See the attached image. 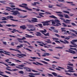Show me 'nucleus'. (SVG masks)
Returning a JSON list of instances; mask_svg holds the SVG:
<instances>
[{
	"mask_svg": "<svg viewBox=\"0 0 77 77\" xmlns=\"http://www.w3.org/2000/svg\"><path fill=\"white\" fill-rule=\"evenodd\" d=\"M50 23V21H48L45 22H41V23L43 24V26H49L50 25V24L48 23Z\"/></svg>",
	"mask_w": 77,
	"mask_h": 77,
	"instance_id": "1",
	"label": "nucleus"
},
{
	"mask_svg": "<svg viewBox=\"0 0 77 77\" xmlns=\"http://www.w3.org/2000/svg\"><path fill=\"white\" fill-rule=\"evenodd\" d=\"M11 12H13L12 14L14 15H17L18 14L20 15V12H18V11H11Z\"/></svg>",
	"mask_w": 77,
	"mask_h": 77,
	"instance_id": "2",
	"label": "nucleus"
},
{
	"mask_svg": "<svg viewBox=\"0 0 77 77\" xmlns=\"http://www.w3.org/2000/svg\"><path fill=\"white\" fill-rule=\"evenodd\" d=\"M32 19V20H28V22H29V23H32V22H34V23H36V22H38V21H37V18H33Z\"/></svg>",
	"mask_w": 77,
	"mask_h": 77,
	"instance_id": "3",
	"label": "nucleus"
},
{
	"mask_svg": "<svg viewBox=\"0 0 77 77\" xmlns=\"http://www.w3.org/2000/svg\"><path fill=\"white\" fill-rule=\"evenodd\" d=\"M69 50H65V51L66 52H69L70 53H71L72 54H76L75 51L72 50H71L69 49Z\"/></svg>",
	"mask_w": 77,
	"mask_h": 77,
	"instance_id": "4",
	"label": "nucleus"
},
{
	"mask_svg": "<svg viewBox=\"0 0 77 77\" xmlns=\"http://www.w3.org/2000/svg\"><path fill=\"white\" fill-rule=\"evenodd\" d=\"M55 22H56L57 23V24H56L55 25V26H58L59 25L61 26V24L60 23V21L58 20H55Z\"/></svg>",
	"mask_w": 77,
	"mask_h": 77,
	"instance_id": "5",
	"label": "nucleus"
},
{
	"mask_svg": "<svg viewBox=\"0 0 77 77\" xmlns=\"http://www.w3.org/2000/svg\"><path fill=\"white\" fill-rule=\"evenodd\" d=\"M6 69L7 70H8V71H18V70L17 69H12V70L7 68H6Z\"/></svg>",
	"mask_w": 77,
	"mask_h": 77,
	"instance_id": "6",
	"label": "nucleus"
},
{
	"mask_svg": "<svg viewBox=\"0 0 77 77\" xmlns=\"http://www.w3.org/2000/svg\"><path fill=\"white\" fill-rule=\"evenodd\" d=\"M6 26H7V27H15V26H18V25H11V24H6Z\"/></svg>",
	"mask_w": 77,
	"mask_h": 77,
	"instance_id": "7",
	"label": "nucleus"
},
{
	"mask_svg": "<svg viewBox=\"0 0 77 77\" xmlns=\"http://www.w3.org/2000/svg\"><path fill=\"white\" fill-rule=\"evenodd\" d=\"M46 56H50V54L48 53H45L44 54V55H42V57H45Z\"/></svg>",
	"mask_w": 77,
	"mask_h": 77,
	"instance_id": "8",
	"label": "nucleus"
},
{
	"mask_svg": "<svg viewBox=\"0 0 77 77\" xmlns=\"http://www.w3.org/2000/svg\"><path fill=\"white\" fill-rule=\"evenodd\" d=\"M23 8H25V9H26L27 10H28V11H32V9L29 8L28 7L24 6Z\"/></svg>",
	"mask_w": 77,
	"mask_h": 77,
	"instance_id": "9",
	"label": "nucleus"
},
{
	"mask_svg": "<svg viewBox=\"0 0 77 77\" xmlns=\"http://www.w3.org/2000/svg\"><path fill=\"white\" fill-rule=\"evenodd\" d=\"M6 8H7L6 9V11H11V10L12 11L13 10H14L12 8H11L8 7H7Z\"/></svg>",
	"mask_w": 77,
	"mask_h": 77,
	"instance_id": "10",
	"label": "nucleus"
},
{
	"mask_svg": "<svg viewBox=\"0 0 77 77\" xmlns=\"http://www.w3.org/2000/svg\"><path fill=\"white\" fill-rule=\"evenodd\" d=\"M25 35H26L25 37H26V38H33V36H32L31 35H29L27 34H26Z\"/></svg>",
	"mask_w": 77,
	"mask_h": 77,
	"instance_id": "11",
	"label": "nucleus"
},
{
	"mask_svg": "<svg viewBox=\"0 0 77 77\" xmlns=\"http://www.w3.org/2000/svg\"><path fill=\"white\" fill-rule=\"evenodd\" d=\"M16 9H17V10H18V11H22V12H27V11L26 10H21L18 8H16Z\"/></svg>",
	"mask_w": 77,
	"mask_h": 77,
	"instance_id": "12",
	"label": "nucleus"
},
{
	"mask_svg": "<svg viewBox=\"0 0 77 77\" xmlns=\"http://www.w3.org/2000/svg\"><path fill=\"white\" fill-rule=\"evenodd\" d=\"M36 4H40L39 2H34V3H32V6H36Z\"/></svg>",
	"mask_w": 77,
	"mask_h": 77,
	"instance_id": "13",
	"label": "nucleus"
},
{
	"mask_svg": "<svg viewBox=\"0 0 77 77\" xmlns=\"http://www.w3.org/2000/svg\"><path fill=\"white\" fill-rule=\"evenodd\" d=\"M45 14L43 13H39L38 14L39 15V16L41 17H44V16L42 15H44Z\"/></svg>",
	"mask_w": 77,
	"mask_h": 77,
	"instance_id": "14",
	"label": "nucleus"
},
{
	"mask_svg": "<svg viewBox=\"0 0 77 77\" xmlns=\"http://www.w3.org/2000/svg\"><path fill=\"white\" fill-rule=\"evenodd\" d=\"M20 28H22L23 30L26 29V25H23L22 26H20Z\"/></svg>",
	"mask_w": 77,
	"mask_h": 77,
	"instance_id": "15",
	"label": "nucleus"
},
{
	"mask_svg": "<svg viewBox=\"0 0 77 77\" xmlns=\"http://www.w3.org/2000/svg\"><path fill=\"white\" fill-rule=\"evenodd\" d=\"M49 17L50 18H54L55 19H57V18L55 16L53 15H51V16H50Z\"/></svg>",
	"mask_w": 77,
	"mask_h": 77,
	"instance_id": "16",
	"label": "nucleus"
},
{
	"mask_svg": "<svg viewBox=\"0 0 77 77\" xmlns=\"http://www.w3.org/2000/svg\"><path fill=\"white\" fill-rule=\"evenodd\" d=\"M37 33L36 34V36H41V35L42 34L41 33L39 32H37Z\"/></svg>",
	"mask_w": 77,
	"mask_h": 77,
	"instance_id": "17",
	"label": "nucleus"
},
{
	"mask_svg": "<svg viewBox=\"0 0 77 77\" xmlns=\"http://www.w3.org/2000/svg\"><path fill=\"white\" fill-rule=\"evenodd\" d=\"M64 17H65L66 18H68V19L70 18V17H69V16H68V15L67 14H66L65 15V14H64Z\"/></svg>",
	"mask_w": 77,
	"mask_h": 77,
	"instance_id": "18",
	"label": "nucleus"
},
{
	"mask_svg": "<svg viewBox=\"0 0 77 77\" xmlns=\"http://www.w3.org/2000/svg\"><path fill=\"white\" fill-rule=\"evenodd\" d=\"M67 68H67V69H70L71 70H74V69H73V68H72V67H70L69 66H67Z\"/></svg>",
	"mask_w": 77,
	"mask_h": 77,
	"instance_id": "19",
	"label": "nucleus"
},
{
	"mask_svg": "<svg viewBox=\"0 0 77 77\" xmlns=\"http://www.w3.org/2000/svg\"><path fill=\"white\" fill-rule=\"evenodd\" d=\"M17 39L19 40H25V39H26V38L24 37H23L22 38H17Z\"/></svg>",
	"mask_w": 77,
	"mask_h": 77,
	"instance_id": "20",
	"label": "nucleus"
},
{
	"mask_svg": "<svg viewBox=\"0 0 77 77\" xmlns=\"http://www.w3.org/2000/svg\"><path fill=\"white\" fill-rule=\"evenodd\" d=\"M66 21H65V23H68V24H70V22H69L70 21H71V20L66 19ZM67 21H69V22Z\"/></svg>",
	"mask_w": 77,
	"mask_h": 77,
	"instance_id": "21",
	"label": "nucleus"
},
{
	"mask_svg": "<svg viewBox=\"0 0 77 77\" xmlns=\"http://www.w3.org/2000/svg\"><path fill=\"white\" fill-rule=\"evenodd\" d=\"M27 26H28L29 28H33V25L32 24L28 25Z\"/></svg>",
	"mask_w": 77,
	"mask_h": 77,
	"instance_id": "22",
	"label": "nucleus"
},
{
	"mask_svg": "<svg viewBox=\"0 0 77 77\" xmlns=\"http://www.w3.org/2000/svg\"><path fill=\"white\" fill-rule=\"evenodd\" d=\"M62 5H63V4H60V5H59V4H57L55 6H57L58 7L60 8L61 6H62Z\"/></svg>",
	"mask_w": 77,
	"mask_h": 77,
	"instance_id": "23",
	"label": "nucleus"
},
{
	"mask_svg": "<svg viewBox=\"0 0 77 77\" xmlns=\"http://www.w3.org/2000/svg\"><path fill=\"white\" fill-rule=\"evenodd\" d=\"M41 32H42V34L44 33H46V32H47V30L45 29H44V30H42Z\"/></svg>",
	"mask_w": 77,
	"mask_h": 77,
	"instance_id": "24",
	"label": "nucleus"
},
{
	"mask_svg": "<svg viewBox=\"0 0 77 77\" xmlns=\"http://www.w3.org/2000/svg\"><path fill=\"white\" fill-rule=\"evenodd\" d=\"M40 62H42V63H45V64H46V65H47L48 64V63L44 61L41 60L40 61Z\"/></svg>",
	"mask_w": 77,
	"mask_h": 77,
	"instance_id": "25",
	"label": "nucleus"
},
{
	"mask_svg": "<svg viewBox=\"0 0 77 77\" xmlns=\"http://www.w3.org/2000/svg\"><path fill=\"white\" fill-rule=\"evenodd\" d=\"M23 48L24 49H26L27 50H28V51H29L30 52H31L32 51V50L30 49H29L28 48H26L25 47H23Z\"/></svg>",
	"mask_w": 77,
	"mask_h": 77,
	"instance_id": "26",
	"label": "nucleus"
},
{
	"mask_svg": "<svg viewBox=\"0 0 77 77\" xmlns=\"http://www.w3.org/2000/svg\"><path fill=\"white\" fill-rule=\"evenodd\" d=\"M64 44H69V42L66 40H64Z\"/></svg>",
	"mask_w": 77,
	"mask_h": 77,
	"instance_id": "27",
	"label": "nucleus"
},
{
	"mask_svg": "<svg viewBox=\"0 0 77 77\" xmlns=\"http://www.w3.org/2000/svg\"><path fill=\"white\" fill-rule=\"evenodd\" d=\"M43 35H45V36H49V33L48 32L46 34H45V33H43Z\"/></svg>",
	"mask_w": 77,
	"mask_h": 77,
	"instance_id": "28",
	"label": "nucleus"
},
{
	"mask_svg": "<svg viewBox=\"0 0 77 77\" xmlns=\"http://www.w3.org/2000/svg\"><path fill=\"white\" fill-rule=\"evenodd\" d=\"M52 74L54 75V76H55V77H56V76H57V73H56L52 72Z\"/></svg>",
	"mask_w": 77,
	"mask_h": 77,
	"instance_id": "29",
	"label": "nucleus"
},
{
	"mask_svg": "<svg viewBox=\"0 0 77 77\" xmlns=\"http://www.w3.org/2000/svg\"><path fill=\"white\" fill-rule=\"evenodd\" d=\"M55 48L62 49V48H63V47H55Z\"/></svg>",
	"mask_w": 77,
	"mask_h": 77,
	"instance_id": "30",
	"label": "nucleus"
},
{
	"mask_svg": "<svg viewBox=\"0 0 77 77\" xmlns=\"http://www.w3.org/2000/svg\"><path fill=\"white\" fill-rule=\"evenodd\" d=\"M19 72L20 74H24V72H23V71L22 70L19 71Z\"/></svg>",
	"mask_w": 77,
	"mask_h": 77,
	"instance_id": "31",
	"label": "nucleus"
},
{
	"mask_svg": "<svg viewBox=\"0 0 77 77\" xmlns=\"http://www.w3.org/2000/svg\"><path fill=\"white\" fill-rule=\"evenodd\" d=\"M63 12H64V13H66V14H69V12L68 11H63Z\"/></svg>",
	"mask_w": 77,
	"mask_h": 77,
	"instance_id": "32",
	"label": "nucleus"
},
{
	"mask_svg": "<svg viewBox=\"0 0 77 77\" xmlns=\"http://www.w3.org/2000/svg\"><path fill=\"white\" fill-rule=\"evenodd\" d=\"M0 75H2V76H3V77H9L8 76H7V75H2L1 73H0Z\"/></svg>",
	"mask_w": 77,
	"mask_h": 77,
	"instance_id": "33",
	"label": "nucleus"
},
{
	"mask_svg": "<svg viewBox=\"0 0 77 77\" xmlns=\"http://www.w3.org/2000/svg\"><path fill=\"white\" fill-rule=\"evenodd\" d=\"M14 60L15 61V62H21V61L19 60H17L16 59H14Z\"/></svg>",
	"mask_w": 77,
	"mask_h": 77,
	"instance_id": "34",
	"label": "nucleus"
},
{
	"mask_svg": "<svg viewBox=\"0 0 77 77\" xmlns=\"http://www.w3.org/2000/svg\"><path fill=\"white\" fill-rule=\"evenodd\" d=\"M71 24L72 26H77V25H76L75 23H72Z\"/></svg>",
	"mask_w": 77,
	"mask_h": 77,
	"instance_id": "35",
	"label": "nucleus"
},
{
	"mask_svg": "<svg viewBox=\"0 0 77 77\" xmlns=\"http://www.w3.org/2000/svg\"><path fill=\"white\" fill-rule=\"evenodd\" d=\"M26 56V55L25 54H20V56H21V57H23V56Z\"/></svg>",
	"mask_w": 77,
	"mask_h": 77,
	"instance_id": "36",
	"label": "nucleus"
},
{
	"mask_svg": "<svg viewBox=\"0 0 77 77\" xmlns=\"http://www.w3.org/2000/svg\"><path fill=\"white\" fill-rule=\"evenodd\" d=\"M71 35L72 36H75V37H77V35L74 34V33H72V34H71Z\"/></svg>",
	"mask_w": 77,
	"mask_h": 77,
	"instance_id": "37",
	"label": "nucleus"
},
{
	"mask_svg": "<svg viewBox=\"0 0 77 77\" xmlns=\"http://www.w3.org/2000/svg\"><path fill=\"white\" fill-rule=\"evenodd\" d=\"M2 18H3V19H2V20H7V19H6V17H2Z\"/></svg>",
	"mask_w": 77,
	"mask_h": 77,
	"instance_id": "38",
	"label": "nucleus"
},
{
	"mask_svg": "<svg viewBox=\"0 0 77 77\" xmlns=\"http://www.w3.org/2000/svg\"><path fill=\"white\" fill-rule=\"evenodd\" d=\"M54 32H55V33H58L59 31H58V30L57 29H54Z\"/></svg>",
	"mask_w": 77,
	"mask_h": 77,
	"instance_id": "39",
	"label": "nucleus"
},
{
	"mask_svg": "<svg viewBox=\"0 0 77 77\" xmlns=\"http://www.w3.org/2000/svg\"><path fill=\"white\" fill-rule=\"evenodd\" d=\"M44 60H45L46 61H47L48 62H49V61H50V60H49V59H47L45 58H44Z\"/></svg>",
	"mask_w": 77,
	"mask_h": 77,
	"instance_id": "40",
	"label": "nucleus"
},
{
	"mask_svg": "<svg viewBox=\"0 0 77 77\" xmlns=\"http://www.w3.org/2000/svg\"><path fill=\"white\" fill-rule=\"evenodd\" d=\"M58 16H59L60 17H63V16L62 14H58Z\"/></svg>",
	"mask_w": 77,
	"mask_h": 77,
	"instance_id": "41",
	"label": "nucleus"
},
{
	"mask_svg": "<svg viewBox=\"0 0 77 77\" xmlns=\"http://www.w3.org/2000/svg\"><path fill=\"white\" fill-rule=\"evenodd\" d=\"M37 25H38L39 27H43V26H42V24H38Z\"/></svg>",
	"mask_w": 77,
	"mask_h": 77,
	"instance_id": "42",
	"label": "nucleus"
},
{
	"mask_svg": "<svg viewBox=\"0 0 77 77\" xmlns=\"http://www.w3.org/2000/svg\"><path fill=\"white\" fill-rule=\"evenodd\" d=\"M8 65H11V66H15L16 65L14 63H12L11 64H8Z\"/></svg>",
	"mask_w": 77,
	"mask_h": 77,
	"instance_id": "43",
	"label": "nucleus"
},
{
	"mask_svg": "<svg viewBox=\"0 0 77 77\" xmlns=\"http://www.w3.org/2000/svg\"><path fill=\"white\" fill-rule=\"evenodd\" d=\"M48 46L49 47H48L46 46H44V47H45V48H49V47H51V45H48Z\"/></svg>",
	"mask_w": 77,
	"mask_h": 77,
	"instance_id": "44",
	"label": "nucleus"
},
{
	"mask_svg": "<svg viewBox=\"0 0 77 77\" xmlns=\"http://www.w3.org/2000/svg\"><path fill=\"white\" fill-rule=\"evenodd\" d=\"M3 14L5 15H9V13H8L5 12L3 13Z\"/></svg>",
	"mask_w": 77,
	"mask_h": 77,
	"instance_id": "45",
	"label": "nucleus"
},
{
	"mask_svg": "<svg viewBox=\"0 0 77 77\" xmlns=\"http://www.w3.org/2000/svg\"><path fill=\"white\" fill-rule=\"evenodd\" d=\"M36 63H38V64L40 65H41V66H42L43 65V64H42L41 63H39V62H36Z\"/></svg>",
	"mask_w": 77,
	"mask_h": 77,
	"instance_id": "46",
	"label": "nucleus"
},
{
	"mask_svg": "<svg viewBox=\"0 0 77 77\" xmlns=\"http://www.w3.org/2000/svg\"><path fill=\"white\" fill-rule=\"evenodd\" d=\"M5 72H6V73L8 74H11V73L9 72H7V71H5Z\"/></svg>",
	"mask_w": 77,
	"mask_h": 77,
	"instance_id": "47",
	"label": "nucleus"
},
{
	"mask_svg": "<svg viewBox=\"0 0 77 77\" xmlns=\"http://www.w3.org/2000/svg\"><path fill=\"white\" fill-rule=\"evenodd\" d=\"M53 5H51V6H50V5H49L48 8H53Z\"/></svg>",
	"mask_w": 77,
	"mask_h": 77,
	"instance_id": "48",
	"label": "nucleus"
},
{
	"mask_svg": "<svg viewBox=\"0 0 77 77\" xmlns=\"http://www.w3.org/2000/svg\"><path fill=\"white\" fill-rule=\"evenodd\" d=\"M23 69H27V68L26 67H23V68H22V67H20V69H23Z\"/></svg>",
	"mask_w": 77,
	"mask_h": 77,
	"instance_id": "49",
	"label": "nucleus"
},
{
	"mask_svg": "<svg viewBox=\"0 0 77 77\" xmlns=\"http://www.w3.org/2000/svg\"><path fill=\"white\" fill-rule=\"evenodd\" d=\"M9 36L11 37H13V38H16V37L14 35H9Z\"/></svg>",
	"mask_w": 77,
	"mask_h": 77,
	"instance_id": "50",
	"label": "nucleus"
},
{
	"mask_svg": "<svg viewBox=\"0 0 77 77\" xmlns=\"http://www.w3.org/2000/svg\"><path fill=\"white\" fill-rule=\"evenodd\" d=\"M19 66H21V67H24V66H25L24 65L22 64L21 65H19Z\"/></svg>",
	"mask_w": 77,
	"mask_h": 77,
	"instance_id": "51",
	"label": "nucleus"
},
{
	"mask_svg": "<svg viewBox=\"0 0 77 77\" xmlns=\"http://www.w3.org/2000/svg\"><path fill=\"white\" fill-rule=\"evenodd\" d=\"M9 4V5H14V3L13 2H10Z\"/></svg>",
	"mask_w": 77,
	"mask_h": 77,
	"instance_id": "52",
	"label": "nucleus"
},
{
	"mask_svg": "<svg viewBox=\"0 0 77 77\" xmlns=\"http://www.w3.org/2000/svg\"><path fill=\"white\" fill-rule=\"evenodd\" d=\"M55 42H56L59 43V44H60V42L58 40H55Z\"/></svg>",
	"mask_w": 77,
	"mask_h": 77,
	"instance_id": "53",
	"label": "nucleus"
},
{
	"mask_svg": "<svg viewBox=\"0 0 77 77\" xmlns=\"http://www.w3.org/2000/svg\"><path fill=\"white\" fill-rule=\"evenodd\" d=\"M60 19L61 20H63V21H64V22H65V20L64 18H60Z\"/></svg>",
	"mask_w": 77,
	"mask_h": 77,
	"instance_id": "54",
	"label": "nucleus"
},
{
	"mask_svg": "<svg viewBox=\"0 0 77 77\" xmlns=\"http://www.w3.org/2000/svg\"><path fill=\"white\" fill-rule=\"evenodd\" d=\"M9 59H7L5 60V61L7 63H9Z\"/></svg>",
	"mask_w": 77,
	"mask_h": 77,
	"instance_id": "55",
	"label": "nucleus"
},
{
	"mask_svg": "<svg viewBox=\"0 0 77 77\" xmlns=\"http://www.w3.org/2000/svg\"><path fill=\"white\" fill-rule=\"evenodd\" d=\"M55 35L57 37H58V38H59V37H60V35H59V34H55Z\"/></svg>",
	"mask_w": 77,
	"mask_h": 77,
	"instance_id": "56",
	"label": "nucleus"
},
{
	"mask_svg": "<svg viewBox=\"0 0 77 77\" xmlns=\"http://www.w3.org/2000/svg\"><path fill=\"white\" fill-rule=\"evenodd\" d=\"M31 57V58H32V59H33V60L36 59V57Z\"/></svg>",
	"mask_w": 77,
	"mask_h": 77,
	"instance_id": "57",
	"label": "nucleus"
},
{
	"mask_svg": "<svg viewBox=\"0 0 77 77\" xmlns=\"http://www.w3.org/2000/svg\"><path fill=\"white\" fill-rule=\"evenodd\" d=\"M70 32H74L75 33V32H76V31L72 29V30H70Z\"/></svg>",
	"mask_w": 77,
	"mask_h": 77,
	"instance_id": "58",
	"label": "nucleus"
},
{
	"mask_svg": "<svg viewBox=\"0 0 77 77\" xmlns=\"http://www.w3.org/2000/svg\"><path fill=\"white\" fill-rule=\"evenodd\" d=\"M22 5H23V6H27V4H22Z\"/></svg>",
	"mask_w": 77,
	"mask_h": 77,
	"instance_id": "59",
	"label": "nucleus"
},
{
	"mask_svg": "<svg viewBox=\"0 0 77 77\" xmlns=\"http://www.w3.org/2000/svg\"><path fill=\"white\" fill-rule=\"evenodd\" d=\"M63 25L64 27H67L66 25L64 23H63Z\"/></svg>",
	"mask_w": 77,
	"mask_h": 77,
	"instance_id": "60",
	"label": "nucleus"
},
{
	"mask_svg": "<svg viewBox=\"0 0 77 77\" xmlns=\"http://www.w3.org/2000/svg\"><path fill=\"white\" fill-rule=\"evenodd\" d=\"M3 43V44L4 45H7V44L6 43V42H2Z\"/></svg>",
	"mask_w": 77,
	"mask_h": 77,
	"instance_id": "61",
	"label": "nucleus"
},
{
	"mask_svg": "<svg viewBox=\"0 0 77 77\" xmlns=\"http://www.w3.org/2000/svg\"><path fill=\"white\" fill-rule=\"evenodd\" d=\"M69 47H76V46L74 45L72 46V45H69Z\"/></svg>",
	"mask_w": 77,
	"mask_h": 77,
	"instance_id": "62",
	"label": "nucleus"
},
{
	"mask_svg": "<svg viewBox=\"0 0 77 77\" xmlns=\"http://www.w3.org/2000/svg\"><path fill=\"white\" fill-rule=\"evenodd\" d=\"M72 42H77V39H74L72 40Z\"/></svg>",
	"mask_w": 77,
	"mask_h": 77,
	"instance_id": "63",
	"label": "nucleus"
},
{
	"mask_svg": "<svg viewBox=\"0 0 77 77\" xmlns=\"http://www.w3.org/2000/svg\"><path fill=\"white\" fill-rule=\"evenodd\" d=\"M29 77H35V76L33 75H29Z\"/></svg>",
	"mask_w": 77,
	"mask_h": 77,
	"instance_id": "64",
	"label": "nucleus"
}]
</instances>
